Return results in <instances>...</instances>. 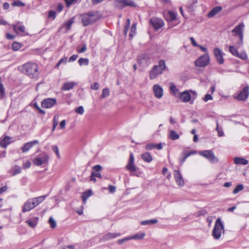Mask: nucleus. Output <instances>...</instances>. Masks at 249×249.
Wrapping results in <instances>:
<instances>
[{"instance_id":"nucleus-1","label":"nucleus","mask_w":249,"mask_h":249,"mask_svg":"<svg viewBox=\"0 0 249 249\" xmlns=\"http://www.w3.org/2000/svg\"><path fill=\"white\" fill-rule=\"evenodd\" d=\"M47 196L44 195L28 199L24 204L22 208V212H29L42 203L46 198Z\"/></svg>"},{"instance_id":"nucleus-2","label":"nucleus","mask_w":249,"mask_h":249,"mask_svg":"<svg viewBox=\"0 0 249 249\" xmlns=\"http://www.w3.org/2000/svg\"><path fill=\"white\" fill-rule=\"evenodd\" d=\"M101 18L99 13L97 11H90L82 14L80 18L83 26H86L95 22Z\"/></svg>"},{"instance_id":"nucleus-3","label":"nucleus","mask_w":249,"mask_h":249,"mask_svg":"<svg viewBox=\"0 0 249 249\" xmlns=\"http://www.w3.org/2000/svg\"><path fill=\"white\" fill-rule=\"evenodd\" d=\"M18 70L31 77H35L37 75L38 67L36 63H24L18 67Z\"/></svg>"},{"instance_id":"nucleus-4","label":"nucleus","mask_w":249,"mask_h":249,"mask_svg":"<svg viewBox=\"0 0 249 249\" xmlns=\"http://www.w3.org/2000/svg\"><path fill=\"white\" fill-rule=\"evenodd\" d=\"M225 233L224 226L220 218H218L214 224L212 235L215 240H219Z\"/></svg>"},{"instance_id":"nucleus-5","label":"nucleus","mask_w":249,"mask_h":249,"mask_svg":"<svg viewBox=\"0 0 249 249\" xmlns=\"http://www.w3.org/2000/svg\"><path fill=\"white\" fill-rule=\"evenodd\" d=\"M244 27L245 25L244 23H241L232 30L234 36L238 37L240 40L239 42L236 43V47L240 48L243 44V31Z\"/></svg>"},{"instance_id":"nucleus-6","label":"nucleus","mask_w":249,"mask_h":249,"mask_svg":"<svg viewBox=\"0 0 249 249\" xmlns=\"http://www.w3.org/2000/svg\"><path fill=\"white\" fill-rule=\"evenodd\" d=\"M165 69V63H159L158 65H155L149 71V78L151 80L156 78L161 74Z\"/></svg>"},{"instance_id":"nucleus-7","label":"nucleus","mask_w":249,"mask_h":249,"mask_svg":"<svg viewBox=\"0 0 249 249\" xmlns=\"http://www.w3.org/2000/svg\"><path fill=\"white\" fill-rule=\"evenodd\" d=\"M198 154L204 157L213 163H215L218 161V158L215 156L213 151L211 150L199 151Z\"/></svg>"},{"instance_id":"nucleus-8","label":"nucleus","mask_w":249,"mask_h":249,"mask_svg":"<svg viewBox=\"0 0 249 249\" xmlns=\"http://www.w3.org/2000/svg\"><path fill=\"white\" fill-rule=\"evenodd\" d=\"M115 6L117 8L122 9L126 6L135 7L136 5L132 0H120L115 2Z\"/></svg>"},{"instance_id":"nucleus-9","label":"nucleus","mask_w":249,"mask_h":249,"mask_svg":"<svg viewBox=\"0 0 249 249\" xmlns=\"http://www.w3.org/2000/svg\"><path fill=\"white\" fill-rule=\"evenodd\" d=\"M48 160V155L45 153H44L35 158L33 160V163L36 165L40 166L43 164L47 163Z\"/></svg>"},{"instance_id":"nucleus-10","label":"nucleus","mask_w":249,"mask_h":249,"mask_svg":"<svg viewBox=\"0 0 249 249\" xmlns=\"http://www.w3.org/2000/svg\"><path fill=\"white\" fill-rule=\"evenodd\" d=\"M249 94V88L248 86H246L239 93L234 95V98L238 101H245L248 98Z\"/></svg>"},{"instance_id":"nucleus-11","label":"nucleus","mask_w":249,"mask_h":249,"mask_svg":"<svg viewBox=\"0 0 249 249\" xmlns=\"http://www.w3.org/2000/svg\"><path fill=\"white\" fill-rule=\"evenodd\" d=\"M134 157L133 153H130L129 159L127 163V164L126 166V168L130 171L131 172H135L137 171V168L135 166L134 164Z\"/></svg>"},{"instance_id":"nucleus-12","label":"nucleus","mask_w":249,"mask_h":249,"mask_svg":"<svg viewBox=\"0 0 249 249\" xmlns=\"http://www.w3.org/2000/svg\"><path fill=\"white\" fill-rule=\"evenodd\" d=\"M56 103L55 99L54 98H46L42 100L41 102V107L43 108H48L52 107Z\"/></svg>"},{"instance_id":"nucleus-13","label":"nucleus","mask_w":249,"mask_h":249,"mask_svg":"<svg viewBox=\"0 0 249 249\" xmlns=\"http://www.w3.org/2000/svg\"><path fill=\"white\" fill-rule=\"evenodd\" d=\"M150 23L156 30H158L164 25L163 20L160 18H153L150 19Z\"/></svg>"},{"instance_id":"nucleus-14","label":"nucleus","mask_w":249,"mask_h":249,"mask_svg":"<svg viewBox=\"0 0 249 249\" xmlns=\"http://www.w3.org/2000/svg\"><path fill=\"white\" fill-rule=\"evenodd\" d=\"M121 235L120 233H111L108 232L104 235L101 238H100L99 242H104L109 240L110 239L115 238L117 237H119Z\"/></svg>"},{"instance_id":"nucleus-15","label":"nucleus","mask_w":249,"mask_h":249,"mask_svg":"<svg viewBox=\"0 0 249 249\" xmlns=\"http://www.w3.org/2000/svg\"><path fill=\"white\" fill-rule=\"evenodd\" d=\"M153 91L154 95L157 98H161L163 96V89L160 85H154L153 87Z\"/></svg>"},{"instance_id":"nucleus-16","label":"nucleus","mask_w":249,"mask_h":249,"mask_svg":"<svg viewBox=\"0 0 249 249\" xmlns=\"http://www.w3.org/2000/svg\"><path fill=\"white\" fill-rule=\"evenodd\" d=\"M13 30L18 35H23L25 31V27L24 25L20 24L19 22L13 25Z\"/></svg>"},{"instance_id":"nucleus-17","label":"nucleus","mask_w":249,"mask_h":249,"mask_svg":"<svg viewBox=\"0 0 249 249\" xmlns=\"http://www.w3.org/2000/svg\"><path fill=\"white\" fill-rule=\"evenodd\" d=\"M38 141L37 140H35L32 142H28L25 143L21 148V150L23 153H25L28 151L30 149H31L34 145L38 143Z\"/></svg>"},{"instance_id":"nucleus-18","label":"nucleus","mask_w":249,"mask_h":249,"mask_svg":"<svg viewBox=\"0 0 249 249\" xmlns=\"http://www.w3.org/2000/svg\"><path fill=\"white\" fill-rule=\"evenodd\" d=\"M174 175L177 183L179 186H182L184 181L180 172L178 171L175 170Z\"/></svg>"},{"instance_id":"nucleus-19","label":"nucleus","mask_w":249,"mask_h":249,"mask_svg":"<svg viewBox=\"0 0 249 249\" xmlns=\"http://www.w3.org/2000/svg\"><path fill=\"white\" fill-rule=\"evenodd\" d=\"M13 142V140L12 138L5 136L0 141V146L2 148H5L8 144Z\"/></svg>"},{"instance_id":"nucleus-20","label":"nucleus","mask_w":249,"mask_h":249,"mask_svg":"<svg viewBox=\"0 0 249 249\" xmlns=\"http://www.w3.org/2000/svg\"><path fill=\"white\" fill-rule=\"evenodd\" d=\"M214 55L218 62H223V53L222 51L218 48H216L213 51Z\"/></svg>"},{"instance_id":"nucleus-21","label":"nucleus","mask_w":249,"mask_h":249,"mask_svg":"<svg viewBox=\"0 0 249 249\" xmlns=\"http://www.w3.org/2000/svg\"><path fill=\"white\" fill-rule=\"evenodd\" d=\"M92 169L93 171L92 172L91 174L92 176H94L95 178H102V176L100 173H98L102 169V167L100 165H97L94 166L92 167Z\"/></svg>"},{"instance_id":"nucleus-22","label":"nucleus","mask_w":249,"mask_h":249,"mask_svg":"<svg viewBox=\"0 0 249 249\" xmlns=\"http://www.w3.org/2000/svg\"><path fill=\"white\" fill-rule=\"evenodd\" d=\"M77 83L74 82H68L64 83L61 89L62 90H69L72 89L76 85Z\"/></svg>"},{"instance_id":"nucleus-23","label":"nucleus","mask_w":249,"mask_h":249,"mask_svg":"<svg viewBox=\"0 0 249 249\" xmlns=\"http://www.w3.org/2000/svg\"><path fill=\"white\" fill-rule=\"evenodd\" d=\"M183 102H188L191 100V96L188 91L181 93L179 96Z\"/></svg>"},{"instance_id":"nucleus-24","label":"nucleus","mask_w":249,"mask_h":249,"mask_svg":"<svg viewBox=\"0 0 249 249\" xmlns=\"http://www.w3.org/2000/svg\"><path fill=\"white\" fill-rule=\"evenodd\" d=\"M222 10V7L221 6H216L213 8L212 10H211L209 13L208 14V18H213L216 14H217L219 12H220Z\"/></svg>"},{"instance_id":"nucleus-25","label":"nucleus","mask_w":249,"mask_h":249,"mask_svg":"<svg viewBox=\"0 0 249 249\" xmlns=\"http://www.w3.org/2000/svg\"><path fill=\"white\" fill-rule=\"evenodd\" d=\"M248 160L245 159L240 157H235L234 158V163L235 164L247 165L248 163Z\"/></svg>"},{"instance_id":"nucleus-26","label":"nucleus","mask_w":249,"mask_h":249,"mask_svg":"<svg viewBox=\"0 0 249 249\" xmlns=\"http://www.w3.org/2000/svg\"><path fill=\"white\" fill-rule=\"evenodd\" d=\"M168 137L173 141L178 140L179 138V135L175 130H170L168 134Z\"/></svg>"},{"instance_id":"nucleus-27","label":"nucleus","mask_w":249,"mask_h":249,"mask_svg":"<svg viewBox=\"0 0 249 249\" xmlns=\"http://www.w3.org/2000/svg\"><path fill=\"white\" fill-rule=\"evenodd\" d=\"M142 159L145 162H150L152 161L153 158L149 152H145L142 155Z\"/></svg>"},{"instance_id":"nucleus-28","label":"nucleus","mask_w":249,"mask_h":249,"mask_svg":"<svg viewBox=\"0 0 249 249\" xmlns=\"http://www.w3.org/2000/svg\"><path fill=\"white\" fill-rule=\"evenodd\" d=\"M170 89L172 93L176 96L178 97L180 95V92L179 91V90L177 88L176 86L173 84H170Z\"/></svg>"},{"instance_id":"nucleus-29","label":"nucleus","mask_w":249,"mask_h":249,"mask_svg":"<svg viewBox=\"0 0 249 249\" xmlns=\"http://www.w3.org/2000/svg\"><path fill=\"white\" fill-rule=\"evenodd\" d=\"M167 16V20L172 21L176 19L177 13L172 11H168Z\"/></svg>"},{"instance_id":"nucleus-30","label":"nucleus","mask_w":249,"mask_h":249,"mask_svg":"<svg viewBox=\"0 0 249 249\" xmlns=\"http://www.w3.org/2000/svg\"><path fill=\"white\" fill-rule=\"evenodd\" d=\"M196 151L195 150H191L188 152H184L183 153V154L184 156H183V158L180 160L181 162L183 163L188 157H189L190 156H191L192 155L196 154Z\"/></svg>"},{"instance_id":"nucleus-31","label":"nucleus","mask_w":249,"mask_h":249,"mask_svg":"<svg viewBox=\"0 0 249 249\" xmlns=\"http://www.w3.org/2000/svg\"><path fill=\"white\" fill-rule=\"evenodd\" d=\"M28 225L32 228H34L37 225V218H36L33 219H29L26 221L25 222Z\"/></svg>"},{"instance_id":"nucleus-32","label":"nucleus","mask_w":249,"mask_h":249,"mask_svg":"<svg viewBox=\"0 0 249 249\" xmlns=\"http://www.w3.org/2000/svg\"><path fill=\"white\" fill-rule=\"evenodd\" d=\"M210 61L209 56L208 54H205L200 56L197 60L195 62H209Z\"/></svg>"},{"instance_id":"nucleus-33","label":"nucleus","mask_w":249,"mask_h":249,"mask_svg":"<svg viewBox=\"0 0 249 249\" xmlns=\"http://www.w3.org/2000/svg\"><path fill=\"white\" fill-rule=\"evenodd\" d=\"M197 2V0H190L187 3L186 7L190 11H192L195 5Z\"/></svg>"},{"instance_id":"nucleus-34","label":"nucleus","mask_w":249,"mask_h":249,"mask_svg":"<svg viewBox=\"0 0 249 249\" xmlns=\"http://www.w3.org/2000/svg\"><path fill=\"white\" fill-rule=\"evenodd\" d=\"M73 23V20L72 18H71L64 23V24L62 26V28H65L66 31H68L71 28V25Z\"/></svg>"},{"instance_id":"nucleus-35","label":"nucleus","mask_w":249,"mask_h":249,"mask_svg":"<svg viewBox=\"0 0 249 249\" xmlns=\"http://www.w3.org/2000/svg\"><path fill=\"white\" fill-rule=\"evenodd\" d=\"M92 195V191L89 190L84 193L82 195V197L84 203H86L87 199Z\"/></svg>"},{"instance_id":"nucleus-36","label":"nucleus","mask_w":249,"mask_h":249,"mask_svg":"<svg viewBox=\"0 0 249 249\" xmlns=\"http://www.w3.org/2000/svg\"><path fill=\"white\" fill-rule=\"evenodd\" d=\"M149 60V56L146 53L142 54L140 55L138 58V62H144L145 61H147Z\"/></svg>"},{"instance_id":"nucleus-37","label":"nucleus","mask_w":249,"mask_h":249,"mask_svg":"<svg viewBox=\"0 0 249 249\" xmlns=\"http://www.w3.org/2000/svg\"><path fill=\"white\" fill-rule=\"evenodd\" d=\"M145 236V233L143 232L138 233L134 235L130 236V238L131 239L140 240L142 239Z\"/></svg>"},{"instance_id":"nucleus-38","label":"nucleus","mask_w":249,"mask_h":249,"mask_svg":"<svg viewBox=\"0 0 249 249\" xmlns=\"http://www.w3.org/2000/svg\"><path fill=\"white\" fill-rule=\"evenodd\" d=\"M158 222V220L157 219H151V220H147L144 221H142L141 222L142 225H152L156 224Z\"/></svg>"},{"instance_id":"nucleus-39","label":"nucleus","mask_w":249,"mask_h":249,"mask_svg":"<svg viewBox=\"0 0 249 249\" xmlns=\"http://www.w3.org/2000/svg\"><path fill=\"white\" fill-rule=\"evenodd\" d=\"M208 63H195L196 66V71H202V69L206 67Z\"/></svg>"},{"instance_id":"nucleus-40","label":"nucleus","mask_w":249,"mask_h":249,"mask_svg":"<svg viewBox=\"0 0 249 249\" xmlns=\"http://www.w3.org/2000/svg\"><path fill=\"white\" fill-rule=\"evenodd\" d=\"M59 116L57 115H55L53 119V125L52 128V131H54L55 129L56 126L58 124Z\"/></svg>"},{"instance_id":"nucleus-41","label":"nucleus","mask_w":249,"mask_h":249,"mask_svg":"<svg viewBox=\"0 0 249 249\" xmlns=\"http://www.w3.org/2000/svg\"><path fill=\"white\" fill-rule=\"evenodd\" d=\"M229 51L233 55L236 57L238 55V52L237 49L233 46H230L229 47Z\"/></svg>"},{"instance_id":"nucleus-42","label":"nucleus","mask_w":249,"mask_h":249,"mask_svg":"<svg viewBox=\"0 0 249 249\" xmlns=\"http://www.w3.org/2000/svg\"><path fill=\"white\" fill-rule=\"evenodd\" d=\"M244 188V185L242 184H238L237 185L235 189L233 190V194H236L238 192L242 191Z\"/></svg>"},{"instance_id":"nucleus-43","label":"nucleus","mask_w":249,"mask_h":249,"mask_svg":"<svg viewBox=\"0 0 249 249\" xmlns=\"http://www.w3.org/2000/svg\"><path fill=\"white\" fill-rule=\"evenodd\" d=\"M236 57L241 59L243 60H246L248 58L247 54L245 52H242L240 53H238Z\"/></svg>"},{"instance_id":"nucleus-44","label":"nucleus","mask_w":249,"mask_h":249,"mask_svg":"<svg viewBox=\"0 0 249 249\" xmlns=\"http://www.w3.org/2000/svg\"><path fill=\"white\" fill-rule=\"evenodd\" d=\"M49 223L50 225V227L52 229H54L56 227V221L52 217H50L49 219Z\"/></svg>"},{"instance_id":"nucleus-45","label":"nucleus","mask_w":249,"mask_h":249,"mask_svg":"<svg viewBox=\"0 0 249 249\" xmlns=\"http://www.w3.org/2000/svg\"><path fill=\"white\" fill-rule=\"evenodd\" d=\"M136 24L134 23L131 27L130 33L129 34V37H132L133 36L134 34L136 33Z\"/></svg>"},{"instance_id":"nucleus-46","label":"nucleus","mask_w":249,"mask_h":249,"mask_svg":"<svg viewBox=\"0 0 249 249\" xmlns=\"http://www.w3.org/2000/svg\"><path fill=\"white\" fill-rule=\"evenodd\" d=\"M130 20L129 18H127L126 20V23L124 27V35L127 34V31L129 29L130 26Z\"/></svg>"},{"instance_id":"nucleus-47","label":"nucleus","mask_w":249,"mask_h":249,"mask_svg":"<svg viewBox=\"0 0 249 249\" xmlns=\"http://www.w3.org/2000/svg\"><path fill=\"white\" fill-rule=\"evenodd\" d=\"M110 92L108 89H103L102 94L101 95L102 98H105L108 97L109 95Z\"/></svg>"},{"instance_id":"nucleus-48","label":"nucleus","mask_w":249,"mask_h":249,"mask_svg":"<svg viewBox=\"0 0 249 249\" xmlns=\"http://www.w3.org/2000/svg\"><path fill=\"white\" fill-rule=\"evenodd\" d=\"M21 46L20 43H19L17 42H15L12 44V48L14 51H17L18 49H19L21 48Z\"/></svg>"},{"instance_id":"nucleus-49","label":"nucleus","mask_w":249,"mask_h":249,"mask_svg":"<svg viewBox=\"0 0 249 249\" xmlns=\"http://www.w3.org/2000/svg\"><path fill=\"white\" fill-rule=\"evenodd\" d=\"M154 148H156V144L153 143H148L145 146V149L147 150H151Z\"/></svg>"},{"instance_id":"nucleus-50","label":"nucleus","mask_w":249,"mask_h":249,"mask_svg":"<svg viewBox=\"0 0 249 249\" xmlns=\"http://www.w3.org/2000/svg\"><path fill=\"white\" fill-rule=\"evenodd\" d=\"M216 130L217 131L218 136L219 137H222L224 136V132L222 130H220V129L219 127V124L218 123V121H216Z\"/></svg>"},{"instance_id":"nucleus-51","label":"nucleus","mask_w":249,"mask_h":249,"mask_svg":"<svg viewBox=\"0 0 249 249\" xmlns=\"http://www.w3.org/2000/svg\"><path fill=\"white\" fill-rule=\"evenodd\" d=\"M75 112L79 114H83L84 112V109L83 106H79L75 109Z\"/></svg>"},{"instance_id":"nucleus-52","label":"nucleus","mask_w":249,"mask_h":249,"mask_svg":"<svg viewBox=\"0 0 249 249\" xmlns=\"http://www.w3.org/2000/svg\"><path fill=\"white\" fill-rule=\"evenodd\" d=\"M21 172V168L18 166H16L14 169L12 176H15L17 174L20 173Z\"/></svg>"},{"instance_id":"nucleus-53","label":"nucleus","mask_w":249,"mask_h":249,"mask_svg":"<svg viewBox=\"0 0 249 249\" xmlns=\"http://www.w3.org/2000/svg\"><path fill=\"white\" fill-rule=\"evenodd\" d=\"M130 240V236L126 237L123 239L118 240L117 241V243L119 245H121V244H123L124 242H125V241H128Z\"/></svg>"},{"instance_id":"nucleus-54","label":"nucleus","mask_w":249,"mask_h":249,"mask_svg":"<svg viewBox=\"0 0 249 249\" xmlns=\"http://www.w3.org/2000/svg\"><path fill=\"white\" fill-rule=\"evenodd\" d=\"M12 5L14 6H24L25 5L24 3L20 1H15L13 2Z\"/></svg>"},{"instance_id":"nucleus-55","label":"nucleus","mask_w":249,"mask_h":249,"mask_svg":"<svg viewBox=\"0 0 249 249\" xmlns=\"http://www.w3.org/2000/svg\"><path fill=\"white\" fill-rule=\"evenodd\" d=\"M52 149L53 152L56 154L57 157L59 158L60 155L59 152L58 147L56 145H53L52 147Z\"/></svg>"},{"instance_id":"nucleus-56","label":"nucleus","mask_w":249,"mask_h":249,"mask_svg":"<svg viewBox=\"0 0 249 249\" xmlns=\"http://www.w3.org/2000/svg\"><path fill=\"white\" fill-rule=\"evenodd\" d=\"M49 18H52L53 20L56 17V13L54 11H50L49 13Z\"/></svg>"},{"instance_id":"nucleus-57","label":"nucleus","mask_w":249,"mask_h":249,"mask_svg":"<svg viewBox=\"0 0 249 249\" xmlns=\"http://www.w3.org/2000/svg\"><path fill=\"white\" fill-rule=\"evenodd\" d=\"M99 88V85L97 82H94L92 85L91 86V89L94 90H97Z\"/></svg>"},{"instance_id":"nucleus-58","label":"nucleus","mask_w":249,"mask_h":249,"mask_svg":"<svg viewBox=\"0 0 249 249\" xmlns=\"http://www.w3.org/2000/svg\"><path fill=\"white\" fill-rule=\"evenodd\" d=\"M31 165V163L30 161H27L26 162L23 163V168L24 169L29 168Z\"/></svg>"},{"instance_id":"nucleus-59","label":"nucleus","mask_w":249,"mask_h":249,"mask_svg":"<svg viewBox=\"0 0 249 249\" xmlns=\"http://www.w3.org/2000/svg\"><path fill=\"white\" fill-rule=\"evenodd\" d=\"M66 126V120H63L60 123V127L62 129H64Z\"/></svg>"},{"instance_id":"nucleus-60","label":"nucleus","mask_w":249,"mask_h":249,"mask_svg":"<svg viewBox=\"0 0 249 249\" xmlns=\"http://www.w3.org/2000/svg\"><path fill=\"white\" fill-rule=\"evenodd\" d=\"M212 98H213L211 95L207 94L205 96L204 100L205 102H207L209 100H212Z\"/></svg>"},{"instance_id":"nucleus-61","label":"nucleus","mask_w":249,"mask_h":249,"mask_svg":"<svg viewBox=\"0 0 249 249\" xmlns=\"http://www.w3.org/2000/svg\"><path fill=\"white\" fill-rule=\"evenodd\" d=\"M78 55L73 54L72 55L69 59V62L75 61L77 58L78 57Z\"/></svg>"},{"instance_id":"nucleus-62","label":"nucleus","mask_w":249,"mask_h":249,"mask_svg":"<svg viewBox=\"0 0 249 249\" xmlns=\"http://www.w3.org/2000/svg\"><path fill=\"white\" fill-rule=\"evenodd\" d=\"M108 190L110 193H113L115 192L116 187L114 186L109 185L108 187Z\"/></svg>"},{"instance_id":"nucleus-63","label":"nucleus","mask_w":249,"mask_h":249,"mask_svg":"<svg viewBox=\"0 0 249 249\" xmlns=\"http://www.w3.org/2000/svg\"><path fill=\"white\" fill-rule=\"evenodd\" d=\"M190 39L194 46L197 47L198 46V44L196 42L195 39L193 37H190Z\"/></svg>"},{"instance_id":"nucleus-64","label":"nucleus","mask_w":249,"mask_h":249,"mask_svg":"<svg viewBox=\"0 0 249 249\" xmlns=\"http://www.w3.org/2000/svg\"><path fill=\"white\" fill-rule=\"evenodd\" d=\"M6 36L8 39H13L15 38V36L14 35H12L9 33L6 34Z\"/></svg>"}]
</instances>
